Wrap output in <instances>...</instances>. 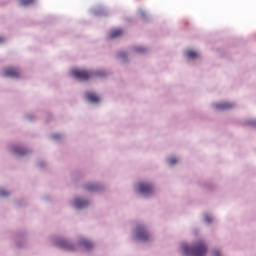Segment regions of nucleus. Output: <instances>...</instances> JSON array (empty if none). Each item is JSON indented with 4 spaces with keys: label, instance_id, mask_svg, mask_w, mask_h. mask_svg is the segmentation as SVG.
Returning <instances> with one entry per match:
<instances>
[{
    "label": "nucleus",
    "instance_id": "obj_1",
    "mask_svg": "<svg viewBox=\"0 0 256 256\" xmlns=\"http://www.w3.org/2000/svg\"><path fill=\"white\" fill-rule=\"evenodd\" d=\"M184 253L187 256H205L207 246L203 242H196L193 246H184Z\"/></svg>",
    "mask_w": 256,
    "mask_h": 256
},
{
    "label": "nucleus",
    "instance_id": "obj_2",
    "mask_svg": "<svg viewBox=\"0 0 256 256\" xmlns=\"http://www.w3.org/2000/svg\"><path fill=\"white\" fill-rule=\"evenodd\" d=\"M72 77L75 79H78L79 81H88L93 74L90 72H87L86 70H79V69H73L71 71Z\"/></svg>",
    "mask_w": 256,
    "mask_h": 256
},
{
    "label": "nucleus",
    "instance_id": "obj_3",
    "mask_svg": "<svg viewBox=\"0 0 256 256\" xmlns=\"http://www.w3.org/2000/svg\"><path fill=\"white\" fill-rule=\"evenodd\" d=\"M136 237L139 241H149V232L145 230V227L139 226L136 230Z\"/></svg>",
    "mask_w": 256,
    "mask_h": 256
},
{
    "label": "nucleus",
    "instance_id": "obj_4",
    "mask_svg": "<svg viewBox=\"0 0 256 256\" xmlns=\"http://www.w3.org/2000/svg\"><path fill=\"white\" fill-rule=\"evenodd\" d=\"M138 191H139V193H142L143 195H151V193H153V185L146 184V183H140L138 185Z\"/></svg>",
    "mask_w": 256,
    "mask_h": 256
},
{
    "label": "nucleus",
    "instance_id": "obj_5",
    "mask_svg": "<svg viewBox=\"0 0 256 256\" xmlns=\"http://www.w3.org/2000/svg\"><path fill=\"white\" fill-rule=\"evenodd\" d=\"M4 75L5 77H13L14 79H17V77L21 75V72L17 68L8 67L4 69Z\"/></svg>",
    "mask_w": 256,
    "mask_h": 256
},
{
    "label": "nucleus",
    "instance_id": "obj_6",
    "mask_svg": "<svg viewBox=\"0 0 256 256\" xmlns=\"http://www.w3.org/2000/svg\"><path fill=\"white\" fill-rule=\"evenodd\" d=\"M231 107H233V104L229 102H222L215 105V109L219 111H225V109H231Z\"/></svg>",
    "mask_w": 256,
    "mask_h": 256
},
{
    "label": "nucleus",
    "instance_id": "obj_7",
    "mask_svg": "<svg viewBox=\"0 0 256 256\" xmlns=\"http://www.w3.org/2000/svg\"><path fill=\"white\" fill-rule=\"evenodd\" d=\"M59 247L62 249H67L68 251H73V245H71L67 240L62 239L58 241Z\"/></svg>",
    "mask_w": 256,
    "mask_h": 256
},
{
    "label": "nucleus",
    "instance_id": "obj_8",
    "mask_svg": "<svg viewBox=\"0 0 256 256\" xmlns=\"http://www.w3.org/2000/svg\"><path fill=\"white\" fill-rule=\"evenodd\" d=\"M75 205H76L77 209H83V207H87L89 205V202H87L86 200L77 198L75 200Z\"/></svg>",
    "mask_w": 256,
    "mask_h": 256
},
{
    "label": "nucleus",
    "instance_id": "obj_9",
    "mask_svg": "<svg viewBox=\"0 0 256 256\" xmlns=\"http://www.w3.org/2000/svg\"><path fill=\"white\" fill-rule=\"evenodd\" d=\"M123 35V30L114 29L110 32L109 39H117V37H121Z\"/></svg>",
    "mask_w": 256,
    "mask_h": 256
},
{
    "label": "nucleus",
    "instance_id": "obj_10",
    "mask_svg": "<svg viewBox=\"0 0 256 256\" xmlns=\"http://www.w3.org/2000/svg\"><path fill=\"white\" fill-rule=\"evenodd\" d=\"M86 98L88 99V101H90V103H99V96H97L96 94L87 93Z\"/></svg>",
    "mask_w": 256,
    "mask_h": 256
},
{
    "label": "nucleus",
    "instance_id": "obj_11",
    "mask_svg": "<svg viewBox=\"0 0 256 256\" xmlns=\"http://www.w3.org/2000/svg\"><path fill=\"white\" fill-rule=\"evenodd\" d=\"M80 247L84 248L86 251L93 248V244L89 240L80 241Z\"/></svg>",
    "mask_w": 256,
    "mask_h": 256
},
{
    "label": "nucleus",
    "instance_id": "obj_12",
    "mask_svg": "<svg viewBox=\"0 0 256 256\" xmlns=\"http://www.w3.org/2000/svg\"><path fill=\"white\" fill-rule=\"evenodd\" d=\"M19 3L22 5V7H27V5H33L35 0H19Z\"/></svg>",
    "mask_w": 256,
    "mask_h": 256
},
{
    "label": "nucleus",
    "instance_id": "obj_13",
    "mask_svg": "<svg viewBox=\"0 0 256 256\" xmlns=\"http://www.w3.org/2000/svg\"><path fill=\"white\" fill-rule=\"evenodd\" d=\"M14 153H16V155H27V150H25L23 148L16 147L14 149Z\"/></svg>",
    "mask_w": 256,
    "mask_h": 256
},
{
    "label": "nucleus",
    "instance_id": "obj_14",
    "mask_svg": "<svg viewBox=\"0 0 256 256\" xmlns=\"http://www.w3.org/2000/svg\"><path fill=\"white\" fill-rule=\"evenodd\" d=\"M187 57H189V59H195V57H197V52L190 50L187 52Z\"/></svg>",
    "mask_w": 256,
    "mask_h": 256
},
{
    "label": "nucleus",
    "instance_id": "obj_15",
    "mask_svg": "<svg viewBox=\"0 0 256 256\" xmlns=\"http://www.w3.org/2000/svg\"><path fill=\"white\" fill-rule=\"evenodd\" d=\"M8 196H9V192L3 189H0V197H8Z\"/></svg>",
    "mask_w": 256,
    "mask_h": 256
},
{
    "label": "nucleus",
    "instance_id": "obj_16",
    "mask_svg": "<svg viewBox=\"0 0 256 256\" xmlns=\"http://www.w3.org/2000/svg\"><path fill=\"white\" fill-rule=\"evenodd\" d=\"M136 52L137 53H145V47H137Z\"/></svg>",
    "mask_w": 256,
    "mask_h": 256
},
{
    "label": "nucleus",
    "instance_id": "obj_17",
    "mask_svg": "<svg viewBox=\"0 0 256 256\" xmlns=\"http://www.w3.org/2000/svg\"><path fill=\"white\" fill-rule=\"evenodd\" d=\"M169 163L170 165H175V163H177V160L175 158H170Z\"/></svg>",
    "mask_w": 256,
    "mask_h": 256
},
{
    "label": "nucleus",
    "instance_id": "obj_18",
    "mask_svg": "<svg viewBox=\"0 0 256 256\" xmlns=\"http://www.w3.org/2000/svg\"><path fill=\"white\" fill-rule=\"evenodd\" d=\"M213 256H221V252H219L218 250H214Z\"/></svg>",
    "mask_w": 256,
    "mask_h": 256
},
{
    "label": "nucleus",
    "instance_id": "obj_19",
    "mask_svg": "<svg viewBox=\"0 0 256 256\" xmlns=\"http://www.w3.org/2000/svg\"><path fill=\"white\" fill-rule=\"evenodd\" d=\"M119 57H122V59H125V57H127V54H125V52H121L119 54Z\"/></svg>",
    "mask_w": 256,
    "mask_h": 256
},
{
    "label": "nucleus",
    "instance_id": "obj_20",
    "mask_svg": "<svg viewBox=\"0 0 256 256\" xmlns=\"http://www.w3.org/2000/svg\"><path fill=\"white\" fill-rule=\"evenodd\" d=\"M87 189H88V191H95V188L91 187V186H88Z\"/></svg>",
    "mask_w": 256,
    "mask_h": 256
},
{
    "label": "nucleus",
    "instance_id": "obj_21",
    "mask_svg": "<svg viewBox=\"0 0 256 256\" xmlns=\"http://www.w3.org/2000/svg\"><path fill=\"white\" fill-rule=\"evenodd\" d=\"M205 221H206V223H211V218L206 217V218H205Z\"/></svg>",
    "mask_w": 256,
    "mask_h": 256
},
{
    "label": "nucleus",
    "instance_id": "obj_22",
    "mask_svg": "<svg viewBox=\"0 0 256 256\" xmlns=\"http://www.w3.org/2000/svg\"><path fill=\"white\" fill-rule=\"evenodd\" d=\"M96 75L100 76V77H103L105 74L102 73V72H98Z\"/></svg>",
    "mask_w": 256,
    "mask_h": 256
},
{
    "label": "nucleus",
    "instance_id": "obj_23",
    "mask_svg": "<svg viewBox=\"0 0 256 256\" xmlns=\"http://www.w3.org/2000/svg\"><path fill=\"white\" fill-rule=\"evenodd\" d=\"M3 41H5L4 37H0V43H3Z\"/></svg>",
    "mask_w": 256,
    "mask_h": 256
}]
</instances>
